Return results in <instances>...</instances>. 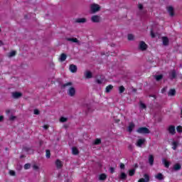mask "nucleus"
<instances>
[{
	"instance_id": "1",
	"label": "nucleus",
	"mask_w": 182,
	"mask_h": 182,
	"mask_svg": "<svg viewBox=\"0 0 182 182\" xmlns=\"http://www.w3.org/2000/svg\"><path fill=\"white\" fill-rule=\"evenodd\" d=\"M137 133L139 134H150L151 132L147 127H141L137 129Z\"/></svg>"
},
{
	"instance_id": "2",
	"label": "nucleus",
	"mask_w": 182,
	"mask_h": 182,
	"mask_svg": "<svg viewBox=\"0 0 182 182\" xmlns=\"http://www.w3.org/2000/svg\"><path fill=\"white\" fill-rule=\"evenodd\" d=\"M148 48L147 44H146V43L144 41H140L139 44V50H146Z\"/></svg>"
},
{
	"instance_id": "3",
	"label": "nucleus",
	"mask_w": 182,
	"mask_h": 182,
	"mask_svg": "<svg viewBox=\"0 0 182 182\" xmlns=\"http://www.w3.org/2000/svg\"><path fill=\"white\" fill-rule=\"evenodd\" d=\"M91 11L92 14H96V12H99V11H100V6L96 4H92L91 6Z\"/></svg>"
},
{
	"instance_id": "4",
	"label": "nucleus",
	"mask_w": 182,
	"mask_h": 182,
	"mask_svg": "<svg viewBox=\"0 0 182 182\" xmlns=\"http://www.w3.org/2000/svg\"><path fill=\"white\" fill-rule=\"evenodd\" d=\"M68 96H70V97H74L76 95V89L73 87H70L68 90Z\"/></svg>"
},
{
	"instance_id": "5",
	"label": "nucleus",
	"mask_w": 182,
	"mask_h": 182,
	"mask_svg": "<svg viewBox=\"0 0 182 182\" xmlns=\"http://www.w3.org/2000/svg\"><path fill=\"white\" fill-rule=\"evenodd\" d=\"M177 77V73L176 72V70H172L169 72V79L171 80H173V79H176Z\"/></svg>"
},
{
	"instance_id": "6",
	"label": "nucleus",
	"mask_w": 182,
	"mask_h": 182,
	"mask_svg": "<svg viewBox=\"0 0 182 182\" xmlns=\"http://www.w3.org/2000/svg\"><path fill=\"white\" fill-rule=\"evenodd\" d=\"M168 132L169 134H172V136H173V134H176V127L174 125H170L168 127Z\"/></svg>"
},
{
	"instance_id": "7",
	"label": "nucleus",
	"mask_w": 182,
	"mask_h": 182,
	"mask_svg": "<svg viewBox=\"0 0 182 182\" xmlns=\"http://www.w3.org/2000/svg\"><path fill=\"white\" fill-rule=\"evenodd\" d=\"M11 96L13 99H19V97H22V92H14L11 93Z\"/></svg>"
},
{
	"instance_id": "8",
	"label": "nucleus",
	"mask_w": 182,
	"mask_h": 182,
	"mask_svg": "<svg viewBox=\"0 0 182 182\" xmlns=\"http://www.w3.org/2000/svg\"><path fill=\"white\" fill-rule=\"evenodd\" d=\"M144 178H140L138 181V182H149V181H150V176H149V174L145 173L144 175Z\"/></svg>"
},
{
	"instance_id": "9",
	"label": "nucleus",
	"mask_w": 182,
	"mask_h": 182,
	"mask_svg": "<svg viewBox=\"0 0 182 182\" xmlns=\"http://www.w3.org/2000/svg\"><path fill=\"white\" fill-rule=\"evenodd\" d=\"M91 21L95 23H99V22H100V16H92L91 17Z\"/></svg>"
},
{
	"instance_id": "10",
	"label": "nucleus",
	"mask_w": 182,
	"mask_h": 182,
	"mask_svg": "<svg viewBox=\"0 0 182 182\" xmlns=\"http://www.w3.org/2000/svg\"><path fill=\"white\" fill-rule=\"evenodd\" d=\"M75 23H86L87 19L86 18H78L75 20Z\"/></svg>"
},
{
	"instance_id": "11",
	"label": "nucleus",
	"mask_w": 182,
	"mask_h": 182,
	"mask_svg": "<svg viewBox=\"0 0 182 182\" xmlns=\"http://www.w3.org/2000/svg\"><path fill=\"white\" fill-rule=\"evenodd\" d=\"M84 76L85 79H92V77H93V74L92 73V72L87 70L85 72Z\"/></svg>"
},
{
	"instance_id": "12",
	"label": "nucleus",
	"mask_w": 182,
	"mask_h": 182,
	"mask_svg": "<svg viewBox=\"0 0 182 182\" xmlns=\"http://www.w3.org/2000/svg\"><path fill=\"white\" fill-rule=\"evenodd\" d=\"M69 69L72 73H76V72H77V66H76L73 64H71L70 65Z\"/></svg>"
},
{
	"instance_id": "13",
	"label": "nucleus",
	"mask_w": 182,
	"mask_h": 182,
	"mask_svg": "<svg viewBox=\"0 0 182 182\" xmlns=\"http://www.w3.org/2000/svg\"><path fill=\"white\" fill-rule=\"evenodd\" d=\"M65 39L68 42H72L73 43H79V40L76 38H66Z\"/></svg>"
},
{
	"instance_id": "14",
	"label": "nucleus",
	"mask_w": 182,
	"mask_h": 182,
	"mask_svg": "<svg viewBox=\"0 0 182 182\" xmlns=\"http://www.w3.org/2000/svg\"><path fill=\"white\" fill-rule=\"evenodd\" d=\"M148 161H149L150 166H153V164H154V156L150 154L149 156Z\"/></svg>"
},
{
	"instance_id": "15",
	"label": "nucleus",
	"mask_w": 182,
	"mask_h": 182,
	"mask_svg": "<svg viewBox=\"0 0 182 182\" xmlns=\"http://www.w3.org/2000/svg\"><path fill=\"white\" fill-rule=\"evenodd\" d=\"M167 11H168L170 16H174V9L173 8V6H168L167 8Z\"/></svg>"
},
{
	"instance_id": "16",
	"label": "nucleus",
	"mask_w": 182,
	"mask_h": 182,
	"mask_svg": "<svg viewBox=\"0 0 182 182\" xmlns=\"http://www.w3.org/2000/svg\"><path fill=\"white\" fill-rule=\"evenodd\" d=\"M162 42H163L164 46H168V43H169L168 38L166 36L162 37Z\"/></svg>"
},
{
	"instance_id": "17",
	"label": "nucleus",
	"mask_w": 182,
	"mask_h": 182,
	"mask_svg": "<svg viewBox=\"0 0 182 182\" xmlns=\"http://www.w3.org/2000/svg\"><path fill=\"white\" fill-rule=\"evenodd\" d=\"M155 178L156 180H159V181H162V180H164V176L161 173H159L157 175L155 176Z\"/></svg>"
},
{
	"instance_id": "18",
	"label": "nucleus",
	"mask_w": 182,
	"mask_h": 182,
	"mask_svg": "<svg viewBox=\"0 0 182 182\" xmlns=\"http://www.w3.org/2000/svg\"><path fill=\"white\" fill-rule=\"evenodd\" d=\"M144 141H146V139H138V141L136 142V146L138 147H141V146H143V144H144Z\"/></svg>"
},
{
	"instance_id": "19",
	"label": "nucleus",
	"mask_w": 182,
	"mask_h": 182,
	"mask_svg": "<svg viewBox=\"0 0 182 182\" xmlns=\"http://www.w3.org/2000/svg\"><path fill=\"white\" fill-rule=\"evenodd\" d=\"M106 178H107V175H106L105 173H101L99 176L98 180H100V181H105Z\"/></svg>"
},
{
	"instance_id": "20",
	"label": "nucleus",
	"mask_w": 182,
	"mask_h": 182,
	"mask_svg": "<svg viewBox=\"0 0 182 182\" xmlns=\"http://www.w3.org/2000/svg\"><path fill=\"white\" fill-rule=\"evenodd\" d=\"M162 163L164 165V167H166V168H168V167H170L171 164L166 159H162Z\"/></svg>"
},
{
	"instance_id": "21",
	"label": "nucleus",
	"mask_w": 182,
	"mask_h": 182,
	"mask_svg": "<svg viewBox=\"0 0 182 182\" xmlns=\"http://www.w3.org/2000/svg\"><path fill=\"white\" fill-rule=\"evenodd\" d=\"M55 166L57 167V168H62V167H63V164H62V161H60V160L57 159L55 161Z\"/></svg>"
},
{
	"instance_id": "22",
	"label": "nucleus",
	"mask_w": 182,
	"mask_h": 182,
	"mask_svg": "<svg viewBox=\"0 0 182 182\" xmlns=\"http://www.w3.org/2000/svg\"><path fill=\"white\" fill-rule=\"evenodd\" d=\"M136 125H134V123L133 122H130L129 125L128 127V132H129V133H132L133 132V129H134Z\"/></svg>"
},
{
	"instance_id": "23",
	"label": "nucleus",
	"mask_w": 182,
	"mask_h": 182,
	"mask_svg": "<svg viewBox=\"0 0 182 182\" xmlns=\"http://www.w3.org/2000/svg\"><path fill=\"white\" fill-rule=\"evenodd\" d=\"M174 171H178L181 168V165L180 164H175L173 165Z\"/></svg>"
},
{
	"instance_id": "24",
	"label": "nucleus",
	"mask_w": 182,
	"mask_h": 182,
	"mask_svg": "<svg viewBox=\"0 0 182 182\" xmlns=\"http://www.w3.org/2000/svg\"><path fill=\"white\" fill-rule=\"evenodd\" d=\"M67 58H68V55H66V54L62 53L60 57V61L65 62V60H66Z\"/></svg>"
},
{
	"instance_id": "25",
	"label": "nucleus",
	"mask_w": 182,
	"mask_h": 182,
	"mask_svg": "<svg viewBox=\"0 0 182 182\" xmlns=\"http://www.w3.org/2000/svg\"><path fill=\"white\" fill-rule=\"evenodd\" d=\"M113 90V85H109L106 87L105 92L106 93H110V90Z\"/></svg>"
},
{
	"instance_id": "26",
	"label": "nucleus",
	"mask_w": 182,
	"mask_h": 182,
	"mask_svg": "<svg viewBox=\"0 0 182 182\" xmlns=\"http://www.w3.org/2000/svg\"><path fill=\"white\" fill-rule=\"evenodd\" d=\"M72 152L73 154H74L75 156H77V154H79V149H77V148L76 147H73Z\"/></svg>"
},
{
	"instance_id": "27",
	"label": "nucleus",
	"mask_w": 182,
	"mask_h": 182,
	"mask_svg": "<svg viewBox=\"0 0 182 182\" xmlns=\"http://www.w3.org/2000/svg\"><path fill=\"white\" fill-rule=\"evenodd\" d=\"M175 95H176V90L175 89H171L168 92V96H175Z\"/></svg>"
},
{
	"instance_id": "28",
	"label": "nucleus",
	"mask_w": 182,
	"mask_h": 182,
	"mask_svg": "<svg viewBox=\"0 0 182 182\" xmlns=\"http://www.w3.org/2000/svg\"><path fill=\"white\" fill-rule=\"evenodd\" d=\"M72 85H73V83H72V82H67L65 84H63L61 87L62 89H66V87H68V86H72Z\"/></svg>"
},
{
	"instance_id": "29",
	"label": "nucleus",
	"mask_w": 182,
	"mask_h": 182,
	"mask_svg": "<svg viewBox=\"0 0 182 182\" xmlns=\"http://www.w3.org/2000/svg\"><path fill=\"white\" fill-rule=\"evenodd\" d=\"M16 55V51L12 50L11 52L9 53L8 57L9 58H14V56Z\"/></svg>"
},
{
	"instance_id": "30",
	"label": "nucleus",
	"mask_w": 182,
	"mask_h": 182,
	"mask_svg": "<svg viewBox=\"0 0 182 182\" xmlns=\"http://www.w3.org/2000/svg\"><path fill=\"white\" fill-rule=\"evenodd\" d=\"M172 146H173V147H172L173 150H177V146H178V142H177V141L172 142Z\"/></svg>"
},
{
	"instance_id": "31",
	"label": "nucleus",
	"mask_w": 182,
	"mask_h": 182,
	"mask_svg": "<svg viewBox=\"0 0 182 182\" xmlns=\"http://www.w3.org/2000/svg\"><path fill=\"white\" fill-rule=\"evenodd\" d=\"M154 78L157 82H159V80H161V79H163V75H154Z\"/></svg>"
},
{
	"instance_id": "32",
	"label": "nucleus",
	"mask_w": 182,
	"mask_h": 182,
	"mask_svg": "<svg viewBox=\"0 0 182 182\" xmlns=\"http://www.w3.org/2000/svg\"><path fill=\"white\" fill-rule=\"evenodd\" d=\"M135 173H136L135 168L131 169V170H129V176H130L132 177V176H133L134 174H135Z\"/></svg>"
},
{
	"instance_id": "33",
	"label": "nucleus",
	"mask_w": 182,
	"mask_h": 182,
	"mask_svg": "<svg viewBox=\"0 0 182 182\" xmlns=\"http://www.w3.org/2000/svg\"><path fill=\"white\" fill-rule=\"evenodd\" d=\"M60 122L61 123H65V122H68V118L64 117H61L60 119Z\"/></svg>"
},
{
	"instance_id": "34",
	"label": "nucleus",
	"mask_w": 182,
	"mask_h": 182,
	"mask_svg": "<svg viewBox=\"0 0 182 182\" xmlns=\"http://www.w3.org/2000/svg\"><path fill=\"white\" fill-rule=\"evenodd\" d=\"M100 143H102V140L100 139H96L94 142V144L99 145L100 144Z\"/></svg>"
},
{
	"instance_id": "35",
	"label": "nucleus",
	"mask_w": 182,
	"mask_h": 182,
	"mask_svg": "<svg viewBox=\"0 0 182 182\" xmlns=\"http://www.w3.org/2000/svg\"><path fill=\"white\" fill-rule=\"evenodd\" d=\"M120 178H122V180H126V178H127V175H126V173H122Z\"/></svg>"
},
{
	"instance_id": "36",
	"label": "nucleus",
	"mask_w": 182,
	"mask_h": 182,
	"mask_svg": "<svg viewBox=\"0 0 182 182\" xmlns=\"http://www.w3.org/2000/svg\"><path fill=\"white\" fill-rule=\"evenodd\" d=\"M47 159H50V151L49 149L46 150Z\"/></svg>"
},
{
	"instance_id": "37",
	"label": "nucleus",
	"mask_w": 182,
	"mask_h": 182,
	"mask_svg": "<svg viewBox=\"0 0 182 182\" xmlns=\"http://www.w3.org/2000/svg\"><path fill=\"white\" fill-rule=\"evenodd\" d=\"M29 168H31V164H26L24 165V169L25 170H29Z\"/></svg>"
},
{
	"instance_id": "38",
	"label": "nucleus",
	"mask_w": 182,
	"mask_h": 182,
	"mask_svg": "<svg viewBox=\"0 0 182 182\" xmlns=\"http://www.w3.org/2000/svg\"><path fill=\"white\" fill-rule=\"evenodd\" d=\"M140 107H141V109H146L147 107L146 106V104L140 101Z\"/></svg>"
},
{
	"instance_id": "39",
	"label": "nucleus",
	"mask_w": 182,
	"mask_h": 182,
	"mask_svg": "<svg viewBox=\"0 0 182 182\" xmlns=\"http://www.w3.org/2000/svg\"><path fill=\"white\" fill-rule=\"evenodd\" d=\"M133 39H134V36H133L132 34H129L128 41H133Z\"/></svg>"
},
{
	"instance_id": "40",
	"label": "nucleus",
	"mask_w": 182,
	"mask_h": 182,
	"mask_svg": "<svg viewBox=\"0 0 182 182\" xmlns=\"http://www.w3.org/2000/svg\"><path fill=\"white\" fill-rule=\"evenodd\" d=\"M176 131L178 132V133H182V127L181 126H178L176 127Z\"/></svg>"
},
{
	"instance_id": "41",
	"label": "nucleus",
	"mask_w": 182,
	"mask_h": 182,
	"mask_svg": "<svg viewBox=\"0 0 182 182\" xmlns=\"http://www.w3.org/2000/svg\"><path fill=\"white\" fill-rule=\"evenodd\" d=\"M119 90V93H123V92L125 90L124 87L123 85L120 86Z\"/></svg>"
},
{
	"instance_id": "42",
	"label": "nucleus",
	"mask_w": 182,
	"mask_h": 182,
	"mask_svg": "<svg viewBox=\"0 0 182 182\" xmlns=\"http://www.w3.org/2000/svg\"><path fill=\"white\" fill-rule=\"evenodd\" d=\"M15 119H16V117L14 116V115H11L9 117V119L11 120V122L15 120Z\"/></svg>"
},
{
	"instance_id": "43",
	"label": "nucleus",
	"mask_w": 182,
	"mask_h": 182,
	"mask_svg": "<svg viewBox=\"0 0 182 182\" xmlns=\"http://www.w3.org/2000/svg\"><path fill=\"white\" fill-rule=\"evenodd\" d=\"M96 83H97L98 85H102V83H103V80H96Z\"/></svg>"
},
{
	"instance_id": "44",
	"label": "nucleus",
	"mask_w": 182,
	"mask_h": 182,
	"mask_svg": "<svg viewBox=\"0 0 182 182\" xmlns=\"http://www.w3.org/2000/svg\"><path fill=\"white\" fill-rule=\"evenodd\" d=\"M9 174L10 176H16V172L15 171H9Z\"/></svg>"
},
{
	"instance_id": "45",
	"label": "nucleus",
	"mask_w": 182,
	"mask_h": 182,
	"mask_svg": "<svg viewBox=\"0 0 182 182\" xmlns=\"http://www.w3.org/2000/svg\"><path fill=\"white\" fill-rule=\"evenodd\" d=\"M151 38H156V35L154 34V32H153V30L151 31Z\"/></svg>"
},
{
	"instance_id": "46",
	"label": "nucleus",
	"mask_w": 182,
	"mask_h": 182,
	"mask_svg": "<svg viewBox=\"0 0 182 182\" xmlns=\"http://www.w3.org/2000/svg\"><path fill=\"white\" fill-rule=\"evenodd\" d=\"M109 171L112 174H113V173H114V168L113 167L109 168Z\"/></svg>"
},
{
	"instance_id": "47",
	"label": "nucleus",
	"mask_w": 182,
	"mask_h": 182,
	"mask_svg": "<svg viewBox=\"0 0 182 182\" xmlns=\"http://www.w3.org/2000/svg\"><path fill=\"white\" fill-rule=\"evenodd\" d=\"M128 149H129V150H130L131 151H133V145H132V144L129 145Z\"/></svg>"
},
{
	"instance_id": "48",
	"label": "nucleus",
	"mask_w": 182,
	"mask_h": 182,
	"mask_svg": "<svg viewBox=\"0 0 182 182\" xmlns=\"http://www.w3.org/2000/svg\"><path fill=\"white\" fill-rule=\"evenodd\" d=\"M33 170H39V166H38L36 165H33Z\"/></svg>"
},
{
	"instance_id": "49",
	"label": "nucleus",
	"mask_w": 182,
	"mask_h": 182,
	"mask_svg": "<svg viewBox=\"0 0 182 182\" xmlns=\"http://www.w3.org/2000/svg\"><path fill=\"white\" fill-rule=\"evenodd\" d=\"M166 90H167V87H164V88L161 90V92H162V93H164V92H166Z\"/></svg>"
},
{
	"instance_id": "50",
	"label": "nucleus",
	"mask_w": 182,
	"mask_h": 182,
	"mask_svg": "<svg viewBox=\"0 0 182 182\" xmlns=\"http://www.w3.org/2000/svg\"><path fill=\"white\" fill-rule=\"evenodd\" d=\"M34 114H39V110L38 109H34Z\"/></svg>"
},
{
	"instance_id": "51",
	"label": "nucleus",
	"mask_w": 182,
	"mask_h": 182,
	"mask_svg": "<svg viewBox=\"0 0 182 182\" xmlns=\"http://www.w3.org/2000/svg\"><path fill=\"white\" fill-rule=\"evenodd\" d=\"M138 8L140 10L143 9V4H139Z\"/></svg>"
},
{
	"instance_id": "52",
	"label": "nucleus",
	"mask_w": 182,
	"mask_h": 182,
	"mask_svg": "<svg viewBox=\"0 0 182 182\" xmlns=\"http://www.w3.org/2000/svg\"><path fill=\"white\" fill-rule=\"evenodd\" d=\"M43 129H45L46 130H48V129H49V125H44Z\"/></svg>"
},
{
	"instance_id": "53",
	"label": "nucleus",
	"mask_w": 182,
	"mask_h": 182,
	"mask_svg": "<svg viewBox=\"0 0 182 182\" xmlns=\"http://www.w3.org/2000/svg\"><path fill=\"white\" fill-rule=\"evenodd\" d=\"M120 168H124V164H120Z\"/></svg>"
},
{
	"instance_id": "54",
	"label": "nucleus",
	"mask_w": 182,
	"mask_h": 182,
	"mask_svg": "<svg viewBox=\"0 0 182 182\" xmlns=\"http://www.w3.org/2000/svg\"><path fill=\"white\" fill-rule=\"evenodd\" d=\"M6 113L7 114H9L11 113V110H9V109L6 110Z\"/></svg>"
},
{
	"instance_id": "55",
	"label": "nucleus",
	"mask_w": 182,
	"mask_h": 182,
	"mask_svg": "<svg viewBox=\"0 0 182 182\" xmlns=\"http://www.w3.org/2000/svg\"><path fill=\"white\" fill-rule=\"evenodd\" d=\"M4 120V116L1 115L0 116V122H2Z\"/></svg>"
},
{
	"instance_id": "56",
	"label": "nucleus",
	"mask_w": 182,
	"mask_h": 182,
	"mask_svg": "<svg viewBox=\"0 0 182 182\" xmlns=\"http://www.w3.org/2000/svg\"><path fill=\"white\" fill-rule=\"evenodd\" d=\"M134 167H135V168H137V167H139V165H138L137 164H136L134 165Z\"/></svg>"
},
{
	"instance_id": "57",
	"label": "nucleus",
	"mask_w": 182,
	"mask_h": 182,
	"mask_svg": "<svg viewBox=\"0 0 182 182\" xmlns=\"http://www.w3.org/2000/svg\"><path fill=\"white\" fill-rule=\"evenodd\" d=\"M2 45H4V43H2L1 41H0V46H2Z\"/></svg>"
},
{
	"instance_id": "58",
	"label": "nucleus",
	"mask_w": 182,
	"mask_h": 182,
	"mask_svg": "<svg viewBox=\"0 0 182 182\" xmlns=\"http://www.w3.org/2000/svg\"><path fill=\"white\" fill-rule=\"evenodd\" d=\"M87 108L88 109V112H90V107L87 106Z\"/></svg>"
},
{
	"instance_id": "59",
	"label": "nucleus",
	"mask_w": 182,
	"mask_h": 182,
	"mask_svg": "<svg viewBox=\"0 0 182 182\" xmlns=\"http://www.w3.org/2000/svg\"><path fill=\"white\" fill-rule=\"evenodd\" d=\"M151 97H154L156 99V95H150Z\"/></svg>"
},
{
	"instance_id": "60",
	"label": "nucleus",
	"mask_w": 182,
	"mask_h": 182,
	"mask_svg": "<svg viewBox=\"0 0 182 182\" xmlns=\"http://www.w3.org/2000/svg\"><path fill=\"white\" fill-rule=\"evenodd\" d=\"M119 122H120V119L117 120V123H119Z\"/></svg>"
},
{
	"instance_id": "61",
	"label": "nucleus",
	"mask_w": 182,
	"mask_h": 182,
	"mask_svg": "<svg viewBox=\"0 0 182 182\" xmlns=\"http://www.w3.org/2000/svg\"><path fill=\"white\" fill-rule=\"evenodd\" d=\"M5 150H6V151H8V148H6Z\"/></svg>"
},
{
	"instance_id": "62",
	"label": "nucleus",
	"mask_w": 182,
	"mask_h": 182,
	"mask_svg": "<svg viewBox=\"0 0 182 182\" xmlns=\"http://www.w3.org/2000/svg\"><path fill=\"white\" fill-rule=\"evenodd\" d=\"M22 157H23V156H21V158L22 159Z\"/></svg>"
}]
</instances>
